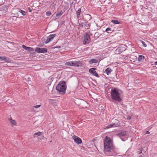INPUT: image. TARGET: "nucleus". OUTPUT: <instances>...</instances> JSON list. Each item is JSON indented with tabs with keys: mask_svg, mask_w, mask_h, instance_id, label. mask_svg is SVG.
I'll return each instance as SVG.
<instances>
[{
	"mask_svg": "<svg viewBox=\"0 0 157 157\" xmlns=\"http://www.w3.org/2000/svg\"><path fill=\"white\" fill-rule=\"evenodd\" d=\"M103 144L104 153L107 155H110V153L113 151L114 147L112 140L110 137L106 136L103 140Z\"/></svg>",
	"mask_w": 157,
	"mask_h": 157,
	"instance_id": "f257e3e1",
	"label": "nucleus"
},
{
	"mask_svg": "<svg viewBox=\"0 0 157 157\" xmlns=\"http://www.w3.org/2000/svg\"><path fill=\"white\" fill-rule=\"evenodd\" d=\"M120 90L117 88H113L111 90V95L112 101L113 102H121L122 98L121 97V94L119 92Z\"/></svg>",
	"mask_w": 157,
	"mask_h": 157,
	"instance_id": "f03ea898",
	"label": "nucleus"
},
{
	"mask_svg": "<svg viewBox=\"0 0 157 157\" xmlns=\"http://www.w3.org/2000/svg\"><path fill=\"white\" fill-rule=\"evenodd\" d=\"M67 88L66 82L64 81H61L57 85L56 89L60 94H65Z\"/></svg>",
	"mask_w": 157,
	"mask_h": 157,
	"instance_id": "7ed1b4c3",
	"label": "nucleus"
},
{
	"mask_svg": "<svg viewBox=\"0 0 157 157\" xmlns=\"http://www.w3.org/2000/svg\"><path fill=\"white\" fill-rule=\"evenodd\" d=\"M65 65L69 66H73L74 67H80L82 65L81 61H69L65 63Z\"/></svg>",
	"mask_w": 157,
	"mask_h": 157,
	"instance_id": "20e7f679",
	"label": "nucleus"
},
{
	"mask_svg": "<svg viewBox=\"0 0 157 157\" xmlns=\"http://www.w3.org/2000/svg\"><path fill=\"white\" fill-rule=\"evenodd\" d=\"M90 35L88 33H86L84 35V39L83 41V44L86 45L89 44L91 41Z\"/></svg>",
	"mask_w": 157,
	"mask_h": 157,
	"instance_id": "39448f33",
	"label": "nucleus"
},
{
	"mask_svg": "<svg viewBox=\"0 0 157 157\" xmlns=\"http://www.w3.org/2000/svg\"><path fill=\"white\" fill-rule=\"evenodd\" d=\"M115 123H112V124H109L108 126H106L105 128V129H106L113 127H118L120 126V123L118 120H116Z\"/></svg>",
	"mask_w": 157,
	"mask_h": 157,
	"instance_id": "423d86ee",
	"label": "nucleus"
},
{
	"mask_svg": "<svg viewBox=\"0 0 157 157\" xmlns=\"http://www.w3.org/2000/svg\"><path fill=\"white\" fill-rule=\"evenodd\" d=\"M35 51L38 53H44L47 52V49L46 48H36L35 49Z\"/></svg>",
	"mask_w": 157,
	"mask_h": 157,
	"instance_id": "0eeeda50",
	"label": "nucleus"
},
{
	"mask_svg": "<svg viewBox=\"0 0 157 157\" xmlns=\"http://www.w3.org/2000/svg\"><path fill=\"white\" fill-rule=\"evenodd\" d=\"M72 138L74 140V141L77 144H80L82 142L81 139L78 136L74 135L72 136Z\"/></svg>",
	"mask_w": 157,
	"mask_h": 157,
	"instance_id": "6e6552de",
	"label": "nucleus"
},
{
	"mask_svg": "<svg viewBox=\"0 0 157 157\" xmlns=\"http://www.w3.org/2000/svg\"><path fill=\"white\" fill-rule=\"evenodd\" d=\"M96 68H91L89 69V72L93 75L96 77H99V76L97 73L94 70Z\"/></svg>",
	"mask_w": 157,
	"mask_h": 157,
	"instance_id": "1a4fd4ad",
	"label": "nucleus"
},
{
	"mask_svg": "<svg viewBox=\"0 0 157 157\" xmlns=\"http://www.w3.org/2000/svg\"><path fill=\"white\" fill-rule=\"evenodd\" d=\"M83 18L86 21H88L91 19V16L90 14H85L83 16Z\"/></svg>",
	"mask_w": 157,
	"mask_h": 157,
	"instance_id": "9d476101",
	"label": "nucleus"
},
{
	"mask_svg": "<svg viewBox=\"0 0 157 157\" xmlns=\"http://www.w3.org/2000/svg\"><path fill=\"white\" fill-rule=\"evenodd\" d=\"M43 133L42 132H38L35 133L33 135V137L34 138L37 137V139L39 140H41V139H40L39 136L43 135Z\"/></svg>",
	"mask_w": 157,
	"mask_h": 157,
	"instance_id": "9b49d317",
	"label": "nucleus"
},
{
	"mask_svg": "<svg viewBox=\"0 0 157 157\" xmlns=\"http://www.w3.org/2000/svg\"><path fill=\"white\" fill-rule=\"evenodd\" d=\"M5 61L7 63H10L12 62V60L10 59L8 57L2 56V57L1 61Z\"/></svg>",
	"mask_w": 157,
	"mask_h": 157,
	"instance_id": "f8f14e48",
	"label": "nucleus"
},
{
	"mask_svg": "<svg viewBox=\"0 0 157 157\" xmlns=\"http://www.w3.org/2000/svg\"><path fill=\"white\" fill-rule=\"evenodd\" d=\"M113 71V70L109 67L106 68L105 71H103L104 73L108 75L110 74Z\"/></svg>",
	"mask_w": 157,
	"mask_h": 157,
	"instance_id": "ddd939ff",
	"label": "nucleus"
},
{
	"mask_svg": "<svg viewBox=\"0 0 157 157\" xmlns=\"http://www.w3.org/2000/svg\"><path fill=\"white\" fill-rule=\"evenodd\" d=\"M82 9L81 8H79L78 10L76 11V14L77 17L78 19L79 17H81V13Z\"/></svg>",
	"mask_w": 157,
	"mask_h": 157,
	"instance_id": "4468645a",
	"label": "nucleus"
},
{
	"mask_svg": "<svg viewBox=\"0 0 157 157\" xmlns=\"http://www.w3.org/2000/svg\"><path fill=\"white\" fill-rule=\"evenodd\" d=\"M83 27H84L85 29H88L90 26V25L87 21H86L84 22H83Z\"/></svg>",
	"mask_w": 157,
	"mask_h": 157,
	"instance_id": "2eb2a0df",
	"label": "nucleus"
},
{
	"mask_svg": "<svg viewBox=\"0 0 157 157\" xmlns=\"http://www.w3.org/2000/svg\"><path fill=\"white\" fill-rule=\"evenodd\" d=\"M98 62V60L94 59H91L89 61V63L90 64L96 63H97Z\"/></svg>",
	"mask_w": 157,
	"mask_h": 157,
	"instance_id": "dca6fc26",
	"label": "nucleus"
},
{
	"mask_svg": "<svg viewBox=\"0 0 157 157\" xmlns=\"http://www.w3.org/2000/svg\"><path fill=\"white\" fill-rule=\"evenodd\" d=\"M126 134V132L125 131H122L121 133L119 134L120 137L123 136H125Z\"/></svg>",
	"mask_w": 157,
	"mask_h": 157,
	"instance_id": "f3484780",
	"label": "nucleus"
},
{
	"mask_svg": "<svg viewBox=\"0 0 157 157\" xmlns=\"http://www.w3.org/2000/svg\"><path fill=\"white\" fill-rule=\"evenodd\" d=\"M30 53H34V49L31 47H29L28 50Z\"/></svg>",
	"mask_w": 157,
	"mask_h": 157,
	"instance_id": "a211bd4d",
	"label": "nucleus"
},
{
	"mask_svg": "<svg viewBox=\"0 0 157 157\" xmlns=\"http://www.w3.org/2000/svg\"><path fill=\"white\" fill-rule=\"evenodd\" d=\"M101 35L98 32H97L95 33L94 37V38L96 39H97L98 38V37L100 36Z\"/></svg>",
	"mask_w": 157,
	"mask_h": 157,
	"instance_id": "6ab92c4d",
	"label": "nucleus"
},
{
	"mask_svg": "<svg viewBox=\"0 0 157 157\" xmlns=\"http://www.w3.org/2000/svg\"><path fill=\"white\" fill-rule=\"evenodd\" d=\"M111 22L115 25L120 24V22L119 21L116 20H112L111 21Z\"/></svg>",
	"mask_w": 157,
	"mask_h": 157,
	"instance_id": "aec40b11",
	"label": "nucleus"
},
{
	"mask_svg": "<svg viewBox=\"0 0 157 157\" xmlns=\"http://www.w3.org/2000/svg\"><path fill=\"white\" fill-rule=\"evenodd\" d=\"M63 13V12L62 11V10H61L59 12L57 13L56 16V17H59L61 16Z\"/></svg>",
	"mask_w": 157,
	"mask_h": 157,
	"instance_id": "412c9836",
	"label": "nucleus"
},
{
	"mask_svg": "<svg viewBox=\"0 0 157 157\" xmlns=\"http://www.w3.org/2000/svg\"><path fill=\"white\" fill-rule=\"evenodd\" d=\"M144 59V56L143 55H140L138 57V60L140 61L142 60H143Z\"/></svg>",
	"mask_w": 157,
	"mask_h": 157,
	"instance_id": "4be33fe9",
	"label": "nucleus"
},
{
	"mask_svg": "<svg viewBox=\"0 0 157 157\" xmlns=\"http://www.w3.org/2000/svg\"><path fill=\"white\" fill-rule=\"evenodd\" d=\"M18 12L22 14L23 16H25L26 14V12L22 10H18Z\"/></svg>",
	"mask_w": 157,
	"mask_h": 157,
	"instance_id": "5701e85b",
	"label": "nucleus"
},
{
	"mask_svg": "<svg viewBox=\"0 0 157 157\" xmlns=\"http://www.w3.org/2000/svg\"><path fill=\"white\" fill-rule=\"evenodd\" d=\"M56 35V34H51L48 37H49L50 38V39L51 40H52L53 38L55 37Z\"/></svg>",
	"mask_w": 157,
	"mask_h": 157,
	"instance_id": "b1692460",
	"label": "nucleus"
},
{
	"mask_svg": "<svg viewBox=\"0 0 157 157\" xmlns=\"http://www.w3.org/2000/svg\"><path fill=\"white\" fill-rule=\"evenodd\" d=\"M10 123L13 126L15 125L16 124L15 121L14 120H13L12 119H11Z\"/></svg>",
	"mask_w": 157,
	"mask_h": 157,
	"instance_id": "393cba45",
	"label": "nucleus"
},
{
	"mask_svg": "<svg viewBox=\"0 0 157 157\" xmlns=\"http://www.w3.org/2000/svg\"><path fill=\"white\" fill-rule=\"evenodd\" d=\"M56 0H51V3H53L52 6H55L56 4Z\"/></svg>",
	"mask_w": 157,
	"mask_h": 157,
	"instance_id": "a878e982",
	"label": "nucleus"
},
{
	"mask_svg": "<svg viewBox=\"0 0 157 157\" xmlns=\"http://www.w3.org/2000/svg\"><path fill=\"white\" fill-rule=\"evenodd\" d=\"M51 41V40L50 39V38L49 37H48L47 38V40H46V41L45 42V43L46 44H47L49 43Z\"/></svg>",
	"mask_w": 157,
	"mask_h": 157,
	"instance_id": "bb28decb",
	"label": "nucleus"
},
{
	"mask_svg": "<svg viewBox=\"0 0 157 157\" xmlns=\"http://www.w3.org/2000/svg\"><path fill=\"white\" fill-rule=\"evenodd\" d=\"M51 14V13L49 11L47 12L46 13V15L47 16H50Z\"/></svg>",
	"mask_w": 157,
	"mask_h": 157,
	"instance_id": "cd10ccee",
	"label": "nucleus"
},
{
	"mask_svg": "<svg viewBox=\"0 0 157 157\" xmlns=\"http://www.w3.org/2000/svg\"><path fill=\"white\" fill-rule=\"evenodd\" d=\"M22 47L26 50H28L29 47H26L24 45H22Z\"/></svg>",
	"mask_w": 157,
	"mask_h": 157,
	"instance_id": "c85d7f7f",
	"label": "nucleus"
},
{
	"mask_svg": "<svg viewBox=\"0 0 157 157\" xmlns=\"http://www.w3.org/2000/svg\"><path fill=\"white\" fill-rule=\"evenodd\" d=\"M141 43L144 47H146L147 46V45L145 44V43L144 41H141Z\"/></svg>",
	"mask_w": 157,
	"mask_h": 157,
	"instance_id": "c756f323",
	"label": "nucleus"
},
{
	"mask_svg": "<svg viewBox=\"0 0 157 157\" xmlns=\"http://www.w3.org/2000/svg\"><path fill=\"white\" fill-rule=\"evenodd\" d=\"M111 31V29L109 27H108L106 29L105 31L108 33V31Z\"/></svg>",
	"mask_w": 157,
	"mask_h": 157,
	"instance_id": "7c9ffc66",
	"label": "nucleus"
},
{
	"mask_svg": "<svg viewBox=\"0 0 157 157\" xmlns=\"http://www.w3.org/2000/svg\"><path fill=\"white\" fill-rule=\"evenodd\" d=\"M61 48V47H60V46H56V47H53L52 48V49H55V48Z\"/></svg>",
	"mask_w": 157,
	"mask_h": 157,
	"instance_id": "2f4dec72",
	"label": "nucleus"
},
{
	"mask_svg": "<svg viewBox=\"0 0 157 157\" xmlns=\"http://www.w3.org/2000/svg\"><path fill=\"white\" fill-rule=\"evenodd\" d=\"M64 3H65V4H66V6L67 7H68L69 6V3H68L67 2H66V1L64 2Z\"/></svg>",
	"mask_w": 157,
	"mask_h": 157,
	"instance_id": "473e14b6",
	"label": "nucleus"
},
{
	"mask_svg": "<svg viewBox=\"0 0 157 157\" xmlns=\"http://www.w3.org/2000/svg\"><path fill=\"white\" fill-rule=\"evenodd\" d=\"M40 106V105H37L34 106V107L36 108H37Z\"/></svg>",
	"mask_w": 157,
	"mask_h": 157,
	"instance_id": "72a5a7b5",
	"label": "nucleus"
},
{
	"mask_svg": "<svg viewBox=\"0 0 157 157\" xmlns=\"http://www.w3.org/2000/svg\"><path fill=\"white\" fill-rule=\"evenodd\" d=\"M79 26L80 27H83V23L79 24Z\"/></svg>",
	"mask_w": 157,
	"mask_h": 157,
	"instance_id": "f704fd0d",
	"label": "nucleus"
},
{
	"mask_svg": "<svg viewBox=\"0 0 157 157\" xmlns=\"http://www.w3.org/2000/svg\"><path fill=\"white\" fill-rule=\"evenodd\" d=\"M150 132L148 131H147L146 132V133H145L146 134H148L150 133Z\"/></svg>",
	"mask_w": 157,
	"mask_h": 157,
	"instance_id": "c9c22d12",
	"label": "nucleus"
},
{
	"mask_svg": "<svg viewBox=\"0 0 157 157\" xmlns=\"http://www.w3.org/2000/svg\"><path fill=\"white\" fill-rule=\"evenodd\" d=\"M29 12H32V10H31V9L30 8H29Z\"/></svg>",
	"mask_w": 157,
	"mask_h": 157,
	"instance_id": "e433bc0d",
	"label": "nucleus"
},
{
	"mask_svg": "<svg viewBox=\"0 0 157 157\" xmlns=\"http://www.w3.org/2000/svg\"><path fill=\"white\" fill-rule=\"evenodd\" d=\"M102 2H105L106 0H101Z\"/></svg>",
	"mask_w": 157,
	"mask_h": 157,
	"instance_id": "4c0bfd02",
	"label": "nucleus"
},
{
	"mask_svg": "<svg viewBox=\"0 0 157 157\" xmlns=\"http://www.w3.org/2000/svg\"><path fill=\"white\" fill-rule=\"evenodd\" d=\"M154 64L155 65H157V61L155 62Z\"/></svg>",
	"mask_w": 157,
	"mask_h": 157,
	"instance_id": "58836bf2",
	"label": "nucleus"
},
{
	"mask_svg": "<svg viewBox=\"0 0 157 157\" xmlns=\"http://www.w3.org/2000/svg\"><path fill=\"white\" fill-rule=\"evenodd\" d=\"M2 58V57L0 56V61H1Z\"/></svg>",
	"mask_w": 157,
	"mask_h": 157,
	"instance_id": "ea45409f",
	"label": "nucleus"
},
{
	"mask_svg": "<svg viewBox=\"0 0 157 157\" xmlns=\"http://www.w3.org/2000/svg\"><path fill=\"white\" fill-rule=\"evenodd\" d=\"M121 50L120 49H119V50ZM118 50V49H117L116 50Z\"/></svg>",
	"mask_w": 157,
	"mask_h": 157,
	"instance_id": "a19ab883",
	"label": "nucleus"
},
{
	"mask_svg": "<svg viewBox=\"0 0 157 157\" xmlns=\"http://www.w3.org/2000/svg\"><path fill=\"white\" fill-rule=\"evenodd\" d=\"M129 119H130V117H129Z\"/></svg>",
	"mask_w": 157,
	"mask_h": 157,
	"instance_id": "79ce46f5",
	"label": "nucleus"
},
{
	"mask_svg": "<svg viewBox=\"0 0 157 157\" xmlns=\"http://www.w3.org/2000/svg\"><path fill=\"white\" fill-rule=\"evenodd\" d=\"M129 119H130V117H129Z\"/></svg>",
	"mask_w": 157,
	"mask_h": 157,
	"instance_id": "37998d69",
	"label": "nucleus"
},
{
	"mask_svg": "<svg viewBox=\"0 0 157 157\" xmlns=\"http://www.w3.org/2000/svg\"><path fill=\"white\" fill-rule=\"evenodd\" d=\"M74 1H75V0H73Z\"/></svg>",
	"mask_w": 157,
	"mask_h": 157,
	"instance_id": "c03bdc74",
	"label": "nucleus"
}]
</instances>
